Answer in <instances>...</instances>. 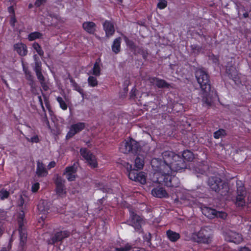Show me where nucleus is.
<instances>
[{"label":"nucleus","mask_w":251,"mask_h":251,"mask_svg":"<svg viewBox=\"0 0 251 251\" xmlns=\"http://www.w3.org/2000/svg\"><path fill=\"white\" fill-rule=\"evenodd\" d=\"M77 168L75 165L67 166L65 168L63 175L66 176V178L69 181H73L75 180L76 178V173Z\"/></svg>","instance_id":"obj_16"},{"label":"nucleus","mask_w":251,"mask_h":251,"mask_svg":"<svg viewBox=\"0 0 251 251\" xmlns=\"http://www.w3.org/2000/svg\"><path fill=\"white\" fill-rule=\"evenodd\" d=\"M38 207L39 209L41 211L44 212V213H45L46 211H48L47 208H44L43 209L41 208L42 206H41V204H39L38 205Z\"/></svg>","instance_id":"obj_57"},{"label":"nucleus","mask_w":251,"mask_h":251,"mask_svg":"<svg viewBox=\"0 0 251 251\" xmlns=\"http://www.w3.org/2000/svg\"><path fill=\"white\" fill-rule=\"evenodd\" d=\"M40 82L41 85L44 90L47 91L49 89V86L47 85V84L46 83L45 81H42Z\"/></svg>","instance_id":"obj_52"},{"label":"nucleus","mask_w":251,"mask_h":251,"mask_svg":"<svg viewBox=\"0 0 251 251\" xmlns=\"http://www.w3.org/2000/svg\"><path fill=\"white\" fill-rule=\"evenodd\" d=\"M130 225L134 228L137 232H142L143 231L142 224L143 221L142 218L134 212H132L130 213Z\"/></svg>","instance_id":"obj_11"},{"label":"nucleus","mask_w":251,"mask_h":251,"mask_svg":"<svg viewBox=\"0 0 251 251\" xmlns=\"http://www.w3.org/2000/svg\"><path fill=\"white\" fill-rule=\"evenodd\" d=\"M82 27L87 33L93 34L96 31V25L93 22H85L82 24Z\"/></svg>","instance_id":"obj_24"},{"label":"nucleus","mask_w":251,"mask_h":251,"mask_svg":"<svg viewBox=\"0 0 251 251\" xmlns=\"http://www.w3.org/2000/svg\"><path fill=\"white\" fill-rule=\"evenodd\" d=\"M86 126V124L83 122H78L72 125L69 130L66 134V138L69 139L74 137L75 134L82 131Z\"/></svg>","instance_id":"obj_12"},{"label":"nucleus","mask_w":251,"mask_h":251,"mask_svg":"<svg viewBox=\"0 0 251 251\" xmlns=\"http://www.w3.org/2000/svg\"><path fill=\"white\" fill-rule=\"evenodd\" d=\"M243 17L245 18H247L249 17V13L247 12H245L243 14Z\"/></svg>","instance_id":"obj_59"},{"label":"nucleus","mask_w":251,"mask_h":251,"mask_svg":"<svg viewBox=\"0 0 251 251\" xmlns=\"http://www.w3.org/2000/svg\"><path fill=\"white\" fill-rule=\"evenodd\" d=\"M65 180L58 175H56L54 179L55 186V192L56 195L60 198H64L67 194L66 188L65 185Z\"/></svg>","instance_id":"obj_8"},{"label":"nucleus","mask_w":251,"mask_h":251,"mask_svg":"<svg viewBox=\"0 0 251 251\" xmlns=\"http://www.w3.org/2000/svg\"><path fill=\"white\" fill-rule=\"evenodd\" d=\"M142 147L139 142L131 137L123 141L119 145V151L125 154L132 153L134 155L141 152Z\"/></svg>","instance_id":"obj_5"},{"label":"nucleus","mask_w":251,"mask_h":251,"mask_svg":"<svg viewBox=\"0 0 251 251\" xmlns=\"http://www.w3.org/2000/svg\"><path fill=\"white\" fill-rule=\"evenodd\" d=\"M238 251H251V250L248 247H242Z\"/></svg>","instance_id":"obj_56"},{"label":"nucleus","mask_w":251,"mask_h":251,"mask_svg":"<svg viewBox=\"0 0 251 251\" xmlns=\"http://www.w3.org/2000/svg\"><path fill=\"white\" fill-rule=\"evenodd\" d=\"M100 58L96 59L93 68L92 74L97 76H99L100 75L101 69L100 65Z\"/></svg>","instance_id":"obj_29"},{"label":"nucleus","mask_w":251,"mask_h":251,"mask_svg":"<svg viewBox=\"0 0 251 251\" xmlns=\"http://www.w3.org/2000/svg\"><path fill=\"white\" fill-rule=\"evenodd\" d=\"M41 121L42 122L45 124L47 126H50V122L48 119L47 115L46 114V110L45 109V111H43V114H41Z\"/></svg>","instance_id":"obj_42"},{"label":"nucleus","mask_w":251,"mask_h":251,"mask_svg":"<svg viewBox=\"0 0 251 251\" xmlns=\"http://www.w3.org/2000/svg\"><path fill=\"white\" fill-rule=\"evenodd\" d=\"M227 217V214L223 211H217L216 214V217L217 218H220L223 219H225Z\"/></svg>","instance_id":"obj_46"},{"label":"nucleus","mask_w":251,"mask_h":251,"mask_svg":"<svg viewBox=\"0 0 251 251\" xmlns=\"http://www.w3.org/2000/svg\"><path fill=\"white\" fill-rule=\"evenodd\" d=\"M3 234V230L1 227H0V237Z\"/></svg>","instance_id":"obj_61"},{"label":"nucleus","mask_w":251,"mask_h":251,"mask_svg":"<svg viewBox=\"0 0 251 251\" xmlns=\"http://www.w3.org/2000/svg\"><path fill=\"white\" fill-rule=\"evenodd\" d=\"M202 213L209 219H213L216 218L217 211L213 208L205 206L201 209Z\"/></svg>","instance_id":"obj_23"},{"label":"nucleus","mask_w":251,"mask_h":251,"mask_svg":"<svg viewBox=\"0 0 251 251\" xmlns=\"http://www.w3.org/2000/svg\"><path fill=\"white\" fill-rule=\"evenodd\" d=\"M71 233L68 230L59 231L55 232L50 238L47 240L48 245H54L59 242H62L64 239L69 237Z\"/></svg>","instance_id":"obj_10"},{"label":"nucleus","mask_w":251,"mask_h":251,"mask_svg":"<svg viewBox=\"0 0 251 251\" xmlns=\"http://www.w3.org/2000/svg\"><path fill=\"white\" fill-rule=\"evenodd\" d=\"M170 170H166V174H163L158 180L162 182L164 185L168 187H177L179 186L180 181L176 173L177 172H181L186 168V164L183 158L179 156V159H176L170 166Z\"/></svg>","instance_id":"obj_1"},{"label":"nucleus","mask_w":251,"mask_h":251,"mask_svg":"<svg viewBox=\"0 0 251 251\" xmlns=\"http://www.w3.org/2000/svg\"><path fill=\"white\" fill-rule=\"evenodd\" d=\"M191 50L193 53L198 54L201 51L202 47L197 44L191 45Z\"/></svg>","instance_id":"obj_41"},{"label":"nucleus","mask_w":251,"mask_h":251,"mask_svg":"<svg viewBox=\"0 0 251 251\" xmlns=\"http://www.w3.org/2000/svg\"><path fill=\"white\" fill-rule=\"evenodd\" d=\"M150 82L158 88H169L170 87V84L166 80L156 77L151 78Z\"/></svg>","instance_id":"obj_18"},{"label":"nucleus","mask_w":251,"mask_h":251,"mask_svg":"<svg viewBox=\"0 0 251 251\" xmlns=\"http://www.w3.org/2000/svg\"><path fill=\"white\" fill-rule=\"evenodd\" d=\"M33 7V5L32 3H29V5H28V8H31Z\"/></svg>","instance_id":"obj_62"},{"label":"nucleus","mask_w":251,"mask_h":251,"mask_svg":"<svg viewBox=\"0 0 251 251\" xmlns=\"http://www.w3.org/2000/svg\"><path fill=\"white\" fill-rule=\"evenodd\" d=\"M44 102H45V104L46 106V108L48 110L49 113L50 114H51V113L52 112V111L51 110V106L50 103V101L46 97L44 96Z\"/></svg>","instance_id":"obj_45"},{"label":"nucleus","mask_w":251,"mask_h":251,"mask_svg":"<svg viewBox=\"0 0 251 251\" xmlns=\"http://www.w3.org/2000/svg\"><path fill=\"white\" fill-rule=\"evenodd\" d=\"M199 35L201 37H202V38H205L206 37V36L204 35L203 34H200V33H198Z\"/></svg>","instance_id":"obj_60"},{"label":"nucleus","mask_w":251,"mask_h":251,"mask_svg":"<svg viewBox=\"0 0 251 251\" xmlns=\"http://www.w3.org/2000/svg\"><path fill=\"white\" fill-rule=\"evenodd\" d=\"M47 0H36L34 3V5L36 7H39L42 4L46 3Z\"/></svg>","instance_id":"obj_51"},{"label":"nucleus","mask_w":251,"mask_h":251,"mask_svg":"<svg viewBox=\"0 0 251 251\" xmlns=\"http://www.w3.org/2000/svg\"><path fill=\"white\" fill-rule=\"evenodd\" d=\"M43 34L38 31H34L29 33L27 36V39L29 41H32L36 39L42 38Z\"/></svg>","instance_id":"obj_32"},{"label":"nucleus","mask_w":251,"mask_h":251,"mask_svg":"<svg viewBox=\"0 0 251 251\" xmlns=\"http://www.w3.org/2000/svg\"><path fill=\"white\" fill-rule=\"evenodd\" d=\"M33 57L35 61V66L34 68V71L35 72L42 71V63L40 61L38 60V57L36 54L34 55Z\"/></svg>","instance_id":"obj_36"},{"label":"nucleus","mask_w":251,"mask_h":251,"mask_svg":"<svg viewBox=\"0 0 251 251\" xmlns=\"http://www.w3.org/2000/svg\"><path fill=\"white\" fill-rule=\"evenodd\" d=\"M55 165L56 163L54 161H51L48 165V169L50 170L51 168H54L55 166Z\"/></svg>","instance_id":"obj_55"},{"label":"nucleus","mask_w":251,"mask_h":251,"mask_svg":"<svg viewBox=\"0 0 251 251\" xmlns=\"http://www.w3.org/2000/svg\"><path fill=\"white\" fill-rule=\"evenodd\" d=\"M136 155L137 156L134 160V166L137 169L132 168V165L127 163L125 166L126 173L130 180L144 184L146 183L147 176L143 172H139L138 170L142 169L144 166L145 156L140 153Z\"/></svg>","instance_id":"obj_3"},{"label":"nucleus","mask_w":251,"mask_h":251,"mask_svg":"<svg viewBox=\"0 0 251 251\" xmlns=\"http://www.w3.org/2000/svg\"><path fill=\"white\" fill-rule=\"evenodd\" d=\"M166 235L169 240L172 242L177 241L180 237V235L178 233L171 229H169L167 231Z\"/></svg>","instance_id":"obj_26"},{"label":"nucleus","mask_w":251,"mask_h":251,"mask_svg":"<svg viewBox=\"0 0 251 251\" xmlns=\"http://www.w3.org/2000/svg\"><path fill=\"white\" fill-rule=\"evenodd\" d=\"M131 249V246L127 244L124 247L116 248V251H129Z\"/></svg>","instance_id":"obj_44"},{"label":"nucleus","mask_w":251,"mask_h":251,"mask_svg":"<svg viewBox=\"0 0 251 251\" xmlns=\"http://www.w3.org/2000/svg\"><path fill=\"white\" fill-rule=\"evenodd\" d=\"M123 39H124L126 46H127V47L129 48V49L130 50H131L132 51H136V49H137V46L133 40L129 39L126 35H123Z\"/></svg>","instance_id":"obj_27"},{"label":"nucleus","mask_w":251,"mask_h":251,"mask_svg":"<svg viewBox=\"0 0 251 251\" xmlns=\"http://www.w3.org/2000/svg\"><path fill=\"white\" fill-rule=\"evenodd\" d=\"M23 70L25 74L26 79L31 82H33V76L30 71L28 70L27 67H26L24 63L22 62Z\"/></svg>","instance_id":"obj_33"},{"label":"nucleus","mask_w":251,"mask_h":251,"mask_svg":"<svg viewBox=\"0 0 251 251\" xmlns=\"http://www.w3.org/2000/svg\"><path fill=\"white\" fill-rule=\"evenodd\" d=\"M88 83L91 87H96L98 85V82L97 78L93 76H90L88 78Z\"/></svg>","instance_id":"obj_39"},{"label":"nucleus","mask_w":251,"mask_h":251,"mask_svg":"<svg viewBox=\"0 0 251 251\" xmlns=\"http://www.w3.org/2000/svg\"><path fill=\"white\" fill-rule=\"evenodd\" d=\"M36 173L38 177H44L48 174V172L42 162L37 161Z\"/></svg>","instance_id":"obj_20"},{"label":"nucleus","mask_w":251,"mask_h":251,"mask_svg":"<svg viewBox=\"0 0 251 251\" xmlns=\"http://www.w3.org/2000/svg\"><path fill=\"white\" fill-rule=\"evenodd\" d=\"M36 75L38 80L41 81H45V77L42 74V71L35 72Z\"/></svg>","instance_id":"obj_47"},{"label":"nucleus","mask_w":251,"mask_h":251,"mask_svg":"<svg viewBox=\"0 0 251 251\" xmlns=\"http://www.w3.org/2000/svg\"><path fill=\"white\" fill-rule=\"evenodd\" d=\"M226 135V130L223 128H220L218 130L215 131L213 133V137L215 139H218L220 137Z\"/></svg>","instance_id":"obj_35"},{"label":"nucleus","mask_w":251,"mask_h":251,"mask_svg":"<svg viewBox=\"0 0 251 251\" xmlns=\"http://www.w3.org/2000/svg\"><path fill=\"white\" fill-rule=\"evenodd\" d=\"M198 83L202 92V100L204 104L210 106L213 101V91H211V85L208 73L203 69H198L195 73Z\"/></svg>","instance_id":"obj_2"},{"label":"nucleus","mask_w":251,"mask_h":251,"mask_svg":"<svg viewBox=\"0 0 251 251\" xmlns=\"http://www.w3.org/2000/svg\"><path fill=\"white\" fill-rule=\"evenodd\" d=\"M70 82L72 84V85L73 87V89L78 92L81 96L84 97V91L80 87V86L75 81V80L72 78L70 79Z\"/></svg>","instance_id":"obj_31"},{"label":"nucleus","mask_w":251,"mask_h":251,"mask_svg":"<svg viewBox=\"0 0 251 251\" xmlns=\"http://www.w3.org/2000/svg\"><path fill=\"white\" fill-rule=\"evenodd\" d=\"M32 47L40 56L43 57L44 56V51L39 43L36 42H34L32 44Z\"/></svg>","instance_id":"obj_34"},{"label":"nucleus","mask_w":251,"mask_h":251,"mask_svg":"<svg viewBox=\"0 0 251 251\" xmlns=\"http://www.w3.org/2000/svg\"><path fill=\"white\" fill-rule=\"evenodd\" d=\"M87 162L91 168L94 169L98 167V163L94 155L92 157H90Z\"/></svg>","instance_id":"obj_37"},{"label":"nucleus","mask_w":251,"mask_h":251,"mask_svg":"<svg viewBox=\"0 0 251 251\" xmlns=\"http://www.w3.org/2000/svg\"><path fill=\"white\" fill-rule=\"evenodd\" d=\"M103 26L107 37H110L114 34V25L111 22L105 21L103 24Z\"/></svg>","instance_id":"obj_21"},{"label":"nucleus","mask_w":251,"mask_h":251,"mask_svg":"<svg viewBox=\"0 0 251 251\" xmlns=\"http://www.w3.org/2000/svg\"><path fill=\"white\" fill-rule=\"evenodd\" d=\"M121 38L118 37L114 39L111 46L112 50L115 54H118L121 51Z\"/></svg>","instance_id":"obj_25"},{"label":"nucleus","mask_w":251,"mask_h":251,"mask_svg":"<svg viewBox=\"0 0 251 251\" xmlns=\"http://www.w3.org/2000/svg\"><path fill=\"white\" fill-rule=\"evenodd\" d=\"M25 223L24 213H20L18 218V230L19 234L20 244L23 247L26 244L27 237V228L25 225Z\"/></svg>","instance_id":"obj_7"},{"label":"nucleus","mask_w":251,"mask_h":251,"mask_svg":"<svg viewBox=\"0 0 251 251\" xmlns=\"http://www.w3.org/2000/svg\"><path fill=\"white\" fill-rule=\"evenodd\" d=\"M225 239L228 242H233L236 244L240 243L243 240L241 234L231 230L226 232Z\"/></svg>","instance_id":"obj_14"},{"label":"nucleus","mask_w":251,"mask_h":251,"mask_svg":"<svg viewBox=\"0 0 251 251\" xmlns=\"http://www.w3.org/2000/svg\"><path fill=\"white\" fill-rule=\"evenodd\" d=\"M10 195V193L8 191L3 188L0 190V199L2 201L7 199Z\"/></svg>","instance_id":"obj_40"},{"label":"nucleus","mask_w":251,"mask_h":251,"mask_svg":"<svg viewBox=\"0 0 251 251\" xmlns=\"http://www.w3.org/2000/svg\"><path fill=\"white\" fill-rule=\"evenodd\" d=\"M38 99L40 105L41 106V108L42 109L43 111H45V107L44 106V105H43V100H42V99L41 96H39L38 97Z\"/></svg>","instance_id":"obj_53"},{"label":"nucleus","mask_w":251,"mask_h":251,"mask_svg":"<svg viewBox=\"0 0 251 251\" xmlns=\"http://www.w3.org/2000/svg\"><path fill=\"white\" fill-rule=\"evenodd\" d=\"M246 191L244 187L237 189V196L235 204L236 207H243L245 205Z\"/></svg>","instance_id":"obj_15"},{"label":"nucleus","mask_w":251,"mask_h":251,"mask_svg":"<svg viewBox=\"0 0 251 251\" xmlns=\"http://www.w3.org/2000/svg\"><path fill=\"white\" fill-rule=\"evenodd\" d=\"M27 126L28 127V134L26 135L21 130L20 131V133L23 135L28 142L32 144L39 143L41 140L38 134L36 133L35 130L29 126Z\"/></svg>","instance_id":"obj_13"},{"label":"nucleus","mask_w":251,"mask_h":251,"mask_svg":"<svg viewBox=\"0 0 251 251\" xmlns=\"http://www.w3.org/2000/svg\"><path fill=\"white\" fill-rule=\"evenodd\" d=\"M40 188V184L38 182L34 183L31 187V191L33 193L37 192Z\"/></svg>","instance_id":"obj_48"},{"label":"nucleus","mask_w":251,"mask_h":251,"mask_svg":"<svg viewBox=\"0 0 251 251\" xmlns=\"http://www.w3.org/2000/svg\"><path fill=\"white\" fill-rule=\"evenodd\" d=\"M207 183L211 190L216 193L223 196L228 195L229 190L228 183L220 177L217 176H210Z\"/></svg>","instance_id":"obj_4"},{"label":"nucleus","mask_w":251,"mask_h":251,"mask_svg":"<svg viewBox=\"0 0 251 251\" xmlns=\"http://www.w3.org/2000/svg\"><path fill=\"white\" fill-rule=\"evenodd\" d=\"M182 158L184 160L191 162L194 159V155L193 152L190 150H184L182 153Z\"/></svg>","instance_id":"obj_28"},{"label":"nucleus","mask_w":251,"mask_h":251,"mask_svg":"<svg viewBox=\"0 0 251 251\" xmlns=\"http://www.w3.org/2000/svg\"><path fill=\"white\" fill-rule=\"evenodd\" d=\"M13 48L14 50L21 56L24 57L27 54V47L25 44L23 43L15 44Z\"/></svg>","instance_id":"obj_19"},{"label":"nucleus","mask_w":251,"mask_h":251,"mask_svg":"<svg viewBox=\"0 0 251 251\" xmlns=\"http://www.w3.org/2000/svg\"><path fill=\"white\" fill-rule=\"evenodd\" d=\"M8 12L12 14L11 15H15V10L13 6H10L8 7Z\"/></svg>","instance_id":"obj_54"},{"label":"nucleus","mask_w":251,"mask_h":251,"mask_svg":"<svg viewBox=\"0 0 251 251\" xmlns=\"http://www.w3.org/2000/svg\"><path fill=\"white\" fill-rule=\"evenodd\" d=\"M249 94L251 96V86H247Z\"/></svg>","instance_id":"obj_58"},{"label":"nucleus","mask_w":251,"mask_h":251,"mask_svg":"<svg viewBox=\"0 0 251 251\" xmlns=\"http://www.w3.org/2000/svg\"><path fill=\"white\" fill-rule=\"evenodd\" d=\"M17 22L15 15H11L10 17V24L12 27H14Z\"/></svg>","instance_id":"obj_49"},{"label":"nucleus","mask_w":251,"mask_h":251,"mask_svg":"<svg viewBox=\"0 0 251 251\" xmlns=\"http://www.w3.org/2000/svg\"><path fill=\"white\" fill-rule=\"evenodd\" d=\"M80 153L86 161L88 160L90 157H92V156L94 155V154L86 148H81L80 149Z\"/></svg>","instance_id":"obj_30"},{"label":"nucleus","mask_w":251,"mask_h":251,"mask_svg":"<svg viewBox=\"0 0 251 251\" xmlns=\"http://www.w3.org/2000/svg\"><path fill=\"white\" fill-rule=\"evenodd\" d=\"M103 198H102V199H100L99 200V202L100 203H102V202H103Z\"/></svg>","instance_id":"obj_63"},{"label":"nucleus","mask_w":251,"mask_h":251,"mask_svg":"<svg viewBox=\"0 0 251 251\" xmlns=\"http://www.w3.org/2000/svg\"><path fill=\"white\" fill-rule=\"evenodd\" d=\"M162 156L163 162L159 166H157V170L160 173L161 175L163 174H166V170H170V166L174 162L175 159L179 158V155L170 151H164L162 153Z\"/></svg>","instance_id":"obj_6"},{"label":"nucleus","mask_w":251,"mask_h":251,"mask_svg":"<svg viewBox=\"0 0 251 251\" xmlns=\"http://www.w3.org/2000/svg\"><path fill=\"white\" fill-rule=\"evenodd\" d=\"M129 83V81H127V80H126L125 82V85H128V83Z\"/></svg>","instance_id":"obj_64"},{"label":"nucleus","mask_w":251,"mask_h":251,"mask_svg":"<svg viewBox=\"0 0 251 251\" xmlns=\"http://www.w3.org/2000/svg\"><path fill=\"white\" fill-rule=\"evenodd\" d=\"M226 73L227 74L228 76L232 79L235 83L240 82L238 71L235 66H230L227 67Z\"/></svg>","instance_id":"obj_17"},{"label":"nucleus","mask_w":251,"mask_h":251,"mask_svg":"<svg viewBox=\"0 0 251 251\" xmlns=\"http://www.w3.org/2000/svg\"><path fill=\"white\" fill-rule=\"evenodd\" d=\"M136 91H137V90L135 87L131 89V90L130 92V95H129L130 99H134L136 98Z\"/></svg>","instance_id":"obj_50"},{"label":"nucleus","mask_w":251,"mask_h":251,"mask_svg":"<svg viewBox=\"0 0 251 251\" xmlns=\"http://www.w3.org/2000/svg\"><path fill=\"white\" fill-rule=\"evenodd\" d=\"M167 6V1L166 0H159L157 3V7L159 9H163Z\"/></svg>","instance_id":"obj_43"},{"label":"nucleus","mask_w":251,"mask_h":251,"mask_svg":"<svg viewBox=\"0 0 251 251\" xmlns=\"http://www.w3.org/2000/svg\"><path fill=\"white\" fill-rule=\"evenodd\" d=\"M56 100L59 104L60 107L62 110H66L67 109L68 105L62 97L58 96L56 98Z\"/></svg>","instance_id":"obj_38"},{"label":"nucleus","mask_w":251,"mask_h":251,"mask_svg":"<svg viewBox=\"0 0 251 251\" xmlns=\"http://www.w3.org/2000/svg\"><path fill=\"white\" fill-rule=\"evenodd\" d=\"M151 194L157 198H162L168 197V194L166 191L163 187L154 188L151 190Z\"/></svg>","instance_id":"obj_22"},{"label":"nucleus","mask_w":251,"mask_h":251,"mask_svg":"<svg viewBox=\"0 0 251 251\" xmlns=\"http://www.w3.org/2000/svg\"><path fill=\"white\" fill-rule=\"evenodd\" d=\"M197 236L198 243L209 244L212 242V231L207 227L201 228L197 233Z\"/></svg>","instance_id":"obj_9"}]
</instances>
